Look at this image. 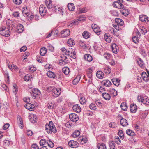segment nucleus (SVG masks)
Wrapping results in <instances>:
<instances>
[{"instance_id": "obj_1", "label": "nucleus", "mask_w": 149, "mask_h": 149, "mask_svg": "<svg viewBox=\"0 0 149 149\" xmlns=\"http://www.w3.org/2000/svg\"><path fill=\"white\" fill-rule=\"evenodd\" d=\"M61 51L63 52V54H65V55L70 57L73 59L76 58V56L75 52L72 48H69L67 49L65 48H62L61 49Z\"/></svg>"}, {"instance_id": "obj_2", "label": "nucleus", "mask_w": 149, "mask_h": 149, "mask_svg": "<svg viewBox=\"0 0 149 149\" xmlns=\"http://www.w3.org/2000/svg\"><path fill=\"white\" fill-rule=\"evenodd\" d=\"M45 128L48 134H51L52 132L55 133L56 132V129L52 122H49V124L46 125Z\"/></svg>"}, {"instance_id": "obj_3", "label": "nucleus", "mask_w": 149, "mask_h": 149, "mask_svg": "<svg viewBox=\"0 0 149 149\" xmlns=\"http://www.w3.org/2000/svg\"><path fill=\"white\" fill-rule=\"evenodd\" d=\"M9 32V29L5 26H3L0 28V34L3 36L9 37L10 35Z\"/></svg>"}, {"instance_id": "obj_4", "label": "nucleus", "mask_w": 149, "mask_h": 149, "mask_svg": "<svg viewBox=\"0 0 149 149\" xmlns=\"http://www.w3.org/2000/svg\"><path fill=\"white\" fill-rule=\"evenodd\" d=\"M137 100L139 102H141L146 105L149 104V99L146 97H143L140 95L137 97Z\"/></svg>"}, {"instance_id": "obj_5", "label": "nucleus", "mask_w": 149, "mask_h": 149, "mask_svg": "<svg viewBox=\"0 0 149 149\" xmlns=\"http://www.w3.org/2000/svg\"><path fill=\"white\" fill-rule=\"evenodd\" d=\"M41 92L38 89L35 88L32 90L30 93L31 96L34 99H35L36 97L41 94Z\"/></svg>"}, {"instance_id": "obj_6", "label": "nucleus", "mask_w": 149, "mask_h": 149, "mask_svg": "<svg viewBox=\"0 0 149 149\" xmlns=\"http://www.w3.org/2000/svg\"><path fill=\"white\" fill-rule=\"evenodd\" d=\"M61 91L59 88H55L52 90V95L54 97H57L60 94Z\"/></svg>"}, {"instance_id": "obj_7", "label": "nucleus", "mask_w": 149, "mask_h": 149, "mask_svg": "<svg viewBox=\"0 0 149 149\" xmlns=\"http://www.w3.org/2000/svg\"><path fill=\"white\" fill-rule=\"evenodd\" d=\"M39 13L41 16L45 15L47 12V8L43 5H41L39 7Z\"/></svg>"}, {"instance_id": "obj_8", "label": "nucleus", "mask_w": 149, "mask_h": 149, "mask_svg": "<svg viewBox=\"0 0 149 149\" xmlns=\"http://www.w3.org/2000/svg\"><path fill=\"white\" fill-rule=\"evenodd\" d=\"M70 34V31L69 29H65L61 31V36L63 38L69 36Z\"/></svg>"}, {"instance_id": "obj_9", "label": "nucleus", "mask_w": 149, "mask_h": 149, "mask_svg": "<svg viewBox=\"0 0 149 149\" xmlns=\"http://www.w3.org/2000/svg\"><path fill=\"white\" fill-rule=\"evenodd\" d=\"M69 118L70 120L73 122L77 121L79 119V117L77 115L72 113L69 115Z\"/></svg>"}, {"instance_id": "obj_10", "label": "nucleus", "mask_w": 149, "mask_h": 149, "mask_svg": "<svg viewBox=\"0 0 149 149\" xmlns=\"http://www.w3.org/2000/svg\"><path fill=\"white\" fill-rule=\"evenodd\" d=\"M113 6L119 9H123L124 7V5L121 3V2L118 1H115L113 3Z\"/></svg>"}, {"instance_id": "obj_11", "label": "nucleus", "mask_w": 149, "mask_h": 149, "mask_svg": "<svg viewBox=\"0 0 149 149\" xmlns=\"http://www.w3.org/2000/svg\"><path fill=\"white\" fill-rule=\"evenodd\" d=\"M68 145L70 147L75 148L78 147L79 145L78 143L76 141L74 140H70L68 143Z\"/></svg>"}, {"instance_id": "obj_12", "label": "nucleus", "mask_w": 149, "mask_h": 149, "mask_svg": "<svg viewBox=\"0 0 149 149\" xmlns=\"http://www.w3.org/2000/svg\"><path fill=\"white\" fill-rule=\"evenodd\" d=\"M139 18L140 20L142 22H147L149 21L148 17L145 15H140L139 16Z\"/></svg>"}, {"instance_id": "obj_13", "label": "nucleus", "mask_w": 149, "mask_h": 149, "mask_svg": "<svg viewBox=\"0 0 149 149\" xmlns=\"http://www.w3.org/2000/svg\"><path fill=\"white\" fill-rule=\"evenodd\" d=\"M73 110L77 113H79L81 111V108L79 105L78 104H75L72 107Z\"/></svg>"}, {"instance_id": "obj_14", "label": "nucleus", "mask_w": 149, "mask_h": 149, "mask_svg": "<svg viewBox=\"0 0 149 149\" xmlns=\"http://www.w3.org/2000/svg\"><path fill=\"white\" fill-rule=\"evenodd\" d=\"M137 107L135 104H131L130 107V109L132 113H135L137 111Z\"/></svg>"}, {"instance_id": "obj_15", "label": "nucleus", "mask_w": 149, "mask_h": 149, "mask_svg": "<svg viewBox=\"0 0 149 149\" xmlns=\"http://www.w3.org/2000/svg\"><path fill=\"white\" fill-rule=\"evenodd\" d=\"M25 107L27 109L31 111L34 110L35 108V106L33 105L30 103L26 104V105H25Z\"/></svg>"}, {"instance_id": "obj_16", "label": "nucleus", "mask_w": 149, "mask_h": 149, "mask_svg": "<svg viewBox=\"0 0 149 149\" xmlns=\"http://www.w3.org/2000/svg\"><path fill=\"white\" fill-rule=\"evenodd\" d=\"M111 47L112 50L114 53H116L118 52V47L116 44H113Z\"/></svg>"}, {"instance_id": "obj_17", "label": "nucleus", "mask_w": 149, "mask_h": 149, "mask_svg": "<svg viewBox=\"0 0 149 149\" xmlns=\"http://www.w3.org/2000/svg\"><path fill=\"white\" fill-rule=\"evenodd\" d=\"M121 125L123 127H126L128 125L127 121L124 118H122L120 120Z\"/></svg>"}, {"instance_id": "obj_18", "label": "nucleus", "mask_w": 149, "mask_h": 149, "mask_svg": "<svg viewBox=\"0 0 149 149\" xmlns=\"http://www.w3.org/2000/svg\"><path fill=\"white\" fill-rule=\"evenodd\" d=\"M17 119L18 120V123L19 126L21 128H23V124L21 117L20 116H17Z\"/></svg>"}, {"instance_id": "obj_19", "label": "nucleus", "mask_w": 149, "mask_h": 149, "mask_svg": "<svg viewBox=\"0 0 149 149\" xmlns=\"http://www.w3.org/2000/svg\"><path fill=\"white\" fill-rule=\"evenodd\" d=\"M143 80L145 81H147L149 80V76L145 72H143L141 74Z\"/></svg>"}, {"instance_id": "obj_20", "label": "nucleus", "mask_w": 149, "mask_h": 149, "mask_svg": "<svg viewBox=\"0 0 149 149\" xmlns=\"http://www.w3.org/2000/svg\"><path fill=\"white\" fill-rule=\"evenodd\" d=\"M84 59L85 60L90 62L93 60L92 56L89 54H85L84 56Z\"/></svg>"}, {"instance_id": "obj_21", "label": "nucleus", "mask_w": 149, "mask_h": 149, "mask_svg": "<svg viewBox=\"0 0 149 149\" xmlns=\"http://www.w3.org/2000/svg\"><path fill=\"white\" fill-rule=\"evenodd\" d=\"M67 43L68 45L70 47L73 46V45L75 44L74 41L72 38L69 39L67 41Z\"/></svg>"}, {"instance_id": "obj_22", "label": "nucleus", "mask_w": 149, "mask_h": 149, "mask_svg": "<svg viewBox=\"0 0 149 149\" xmlns=\"http://www.w3.org/2000/svg\"><path fill=\"white\" fill-rule=\"evenodd\" d=\"M111 80L113 83L116 86H118L120 85V81L118 79L113 78Z\"/></svg>"}, {"instance_id": "obj_23", "label": "nucleus", "mask_w": 149, "mask_h": 149, "mask_svg": "<svg viewBox=\"0 0 149 149\" xmlns=\"http://www.w3.org/2000/svg\"><path fill=\"white\" fill-rule=\"evenodd\" d=\"M17 32L18 33H21L23 31L24 28L22 25L19 24L17 26Z\"/></svg>"}, {"instance_id": "obj_24", "label": "nucleus", "mask_w": 149, "mask_h": 149, "mask_svg": "<svg viewBox=\"0 0 149 149\" xmlns=\"http://www.w3.org/2000/svg\"><path fill=\"white\" fill-rule=\"evenodd\" d=\"M79 97H80L79 102L81 104H85L86 101L84 97L81 94H80L79 95Z\"/></svg>"}, {"instance_id": "obj_25", "label": "nucleus", "mask_w": 149, "mask_h": 149, "mask_svg": "<svg viewBox=\"0 0 149 149\" xmlns=\"http://www.w3.org/2000/svg\"><path fill=\"white\" fill-rule=\"evenodd\" d=\"M137 37L135 36H134L132 38V40L133 42L135 43H137L139 42V39H138V36L139 37L140 36V32H138L137 33Z\"/></svg>"}, {"instance_id": "obj_26", "label": "nucleus", "mask_w": 149, "mask_h": 149, "mask_svg": "<svg viewBox=\"0 0 149 149\" xmlns=\"http://www.w3.org/2000/svg\"><path fill=\"white\" fill-rule=\"evenodd\" d=\"M102 83L105 86L107 87H109L111 85V82L108 80H106L103 81Z\"/></svg>"}, {"instance_id": "obj_27", "label": "nucleus", "mask_w": 149, "mask_h": 149, "mask_svg": "<svg viewBox=\"0 0 149 149\" xmlns=\"http://www.w3.org/2000/svg\"><path fill=\"white\" fill-rule=\"evenodd\" d=\"M96 75L98 78L100 79H102L103 78L104 74L102 71H99L97 72Z\"/></svg>"}, {"instance_id": "obj_28", "label": "nucleus", "mask_w": 149, "mask_h": 149, "mask_svg": "<svg viewBox=\"0 0 149 149\" xmlns=\"http://www.w3.org/2000/svg\"><path fill=\"white\" fill-rule=\"evenodd\" d=\"M102 95L103 98L106 100H109L110 99V96L108 93H102Z\"/></svg>"}, {"instance_id": "obj_29", "label": "nucleus", "mask_w": 149, "mask_h": 149, "mask_svg": "<svg viewBox=\"0 0 149 149\" xmlns=\"http://www.w3.org/2000/svg\"><path fill=\"white\" fill-rule=\"evenodd\" d=\"M115 22L118 25L122 26L124 24L123 21L121 19L116 18L115 19Z\"/></svg>"}, {"instance_id": "obj_30", "label": "nucleus", "mask_w": 149, "mask_h": 149, "mask_svg": "<svg viewBox=\"0 0 149 149\" xmlns=\"http://www.w3.org/2000/svg\"><path fill=\"white\" fill-rule=\"evenodd\" d=\"M45 2L48 8L49 9L52 8V1L50 0H45Z\"/></svg>"}, {"instance_id": "obj_31", "label": "nucleus", "mask_w": 149, "mask_h": 149, "mask_svg": "<svg viewBox=\"0 0 149 149\" xmlns=\"http://www.w3.org/2000/svg\"><path fill=\"white\" fill-rule=\"evenodd\" d=\"M104 37L106 42L110 43L111 42V37L108 34L106 33L104 35Z\"/></svg>"}, {"instance_id": "obj_32", "label": "nucleus", "mask_w": 149, "mask_h": 149, "mask_svg": "<svg viewBox=\"0 0 149 149\" xmlns=\"http://www.w3.org/2000/svg\"><path fill=\"white\" fill-rule=\"evenodd\" d=\"M121 13L125 16H127L129 13L128 10L127 9H124L120 11Z\"/></svg>"}, {"instance_id": "obj_33", "label": "nucleus", "mask_w": 149, "mask_h": 149, "mask_svg": "<svg viewBox=\"0 0 149 149\" xmlns=\"http://www.w3.org/2000/svg\"><path fill=\"white\" fill-rule=\"evenodd\" d=\"M81 76L80 75H77L76 78L73 81L72 83L74 85H76L79 81Z\"/></svg>"}, {"instance_id": "obj_34", "label": "nucleus", "mask_w": 149, "mask_h": 149, "mask_svg": "<svg viewBox=\"0 0 149 149\" xmlns=\"http://www.w3.org/2000/svg\"><path fill=\"white\" fill-rule=\"evenodd\" d=\"M126 133L129 136H133L135 135V133L132 130L129 129L127 130L126 132Z\"/></svg>"}, {"instance_id": "obj_35", "label": "nucleus", "mask_w": 149, "mask_h": 149, "mask_svg": "<svg viewBox=\"0 0 149 149\" xmlns=\"http://www.w3.org/2000/svg\"><path fill=\"white\" fill-rule=\"evenodd\" d=\"M68 9L71 11H73L75 8L74 6L73 3H69L68 5Z\"/></svg>"}, {"instance_id": "obj_36", "label": "nucleus", "mask_w": 149, "mask_h": 149, "mask_svg": "<svg viewBox=\"0 0 149 149\" xmlns=\"http://www.w3.org/2000/svg\"><path fill=\"white\" fill-rule=\"evenodd\" d=\"M47 75L49 77L52 78H54L55 77V74L52 71H48L47 72Z\"/></svg>"}, {"instance_id": "obj_37", "label": "nucleus", "mask_w": 149, "mask_h": 149, "mask_svg": "<svg viewBox=\"0 0 149 149\" xmlns=\"http://www.w3.org/2000/svg\"><path fill=\"white\" fill-rule=\"evenodd\" d=\"M62 71L66 75H68L70 72L69 68L67 67H65L63 68Z\"/></svg>"}, {"instance_id": "obj_38", "label": "nucleus", "mask_w": 149, "mask_h": 149, "mask_svg": "<svg viewBox=\"0 0 149 149\" xmlns=\"http://www.w3.org/2000/svg\"><path fill=\"white\" fill-rule=\"evenodd\" d=\"M109 144L110 149H113L115 148V144L114 141H110L109 142Z\"/></svg>"}, {"instance_id": "obj_39", "label": "nucleus", "mask_w": 149, "mask_h": 149, "mask_svg": "<svg viewBox=\"0 0 149 149\" xmlns=\"http://www.w3.org/2000/svg\"><path fill=\"white\" fill-rule=\"evenodd\" d=\"M90 34L86 31H84L82 33V36L85 39L89 38L90 36Z\"/></svg>"}, {"instance_id": "obj_40", "label": "nucleus", "mask_w": 149, "mask_h": 149, "mask_svg": "<svg viewBox=\"0 0 149 149\" xmlns=\"http://www.w3.org/2000/svg\"><path fill=\"white\" fill-rule=\"evenodd\" d=\"M47 52L46 49L45 47L41 48L40 51V54L42 56L45 55Z\"/></svg>"}, {"instance_id": "obj_41", "label": "nucleus", "mask_w": 149, "mask_h": 149, "mask_svg": "<svg viewBox=\"0 0 149 149\" xmlns=\"http://www.w3.org/2000/svg\"><path fill=\"white\" fill-rule=\"evenodd\" d=\"M109 91L110 92L111 94L113 95L114 96H116L117 95V91L113 88H110L109 90Z\"/></svg>"}, {"instance_id": "obj_42", "label": "nucleus", "mask_w": 149, "mask_h": 149, "mask_svg": "<svg viewBox=\"0 0 149 149\" xmlns=\"http://www.w3.org/2000/svg\"><path fill=\"white\" fill-rule=\"evenodd\" d=\"M140 32L143 35H144L147 33V30L143 26H140Z\"/></svg>"}, {"instance_id": "obj_43", "label": "nucleus", "mask_w": 149, "mask_h": 149, "mask_svg": "<svg viewBox=\"0 0 149 149\" xmlns=\"http://www.w3.org/2000/svg\"><path fill=\"white\" fill-rule=\"evenodd\" d=\"M80 134V132L79 131H76L72 135V137L74 138H76L79 136Z\"/></svg>"}, {"instance_id": "obj_44", "label": "nucleus", "mask_w": 149, "mask_h": 149, "mask_svg": "<svg viewBox=\"0 0 149 149\" xmlns=\"http://www.w3.org/2000/svg\"><path fill=\"white\" fill-rule=\"evenodd\" d=\"M138 64L141 67H143L144 65V63L143 61L140 58H139L138 60L137 61Z\"/></svg>"}, {"instance_id": "obj_45", "label": "nucleus", "mask_w": 149, "mask_h": 149, "mask_svg": "<svg viewBox=\"0 0 149 149\" xmlns=\"http://www.w3.org/2000/svg\"><path fill=\"white\" fill-rule=\"evenodd\" d=\"M97 147L98 149H106L105 145L103 143L98 144Z\"/></svg>"}, {"instance_id": "obj_46", "label": "nucleus", "mask_w": 149, "mask_h": 149, "mask_svg": "<svg viewBox=\"0 0 149 149\" xmlns=\"http://www.w3.org/2000/svg\"><path fill=\"white\" fill-rule=\"evenodd\" d=\"M120 107L124 111L127 110V106L126 104L124 102L121 104Z\"/></svg>"}, {"instance_id": "obj_47", "label": "nucleus", "mask_w": 149, "mask_h": 149, "mask_svg": "<svg viewBox=\"0 0 149 149\" xmlns=\"http://www.w3.org/2000/svg\"><path fill=\"white\" fill-rule=\"evenodd\" d=\"M104 71L106 73L109 74L111 72V70L109 68L106 67L104 68Z\"/></svg>"}, {"instance_id": "obj_48", "label": "nucleus", "mask_w": 149, "mask_h": 149, "mask_svg": "<svg viewBox=\"0 0 149 149\" xmlns=\"http://www.w3.org/2000/svg\"><path fill=\"white\" fill-rule=\"evenodd\" d=\"M89 107L90 109L92 110H95L97 109L96 106L95 104L91 103L89 105Z\"/></svg>"}, {"instance_id": "obj_49", "label": "nucleus", "mask_w": 149, "mask_h": 149, "mask_svg": "<svg viewBox=\"0 0 149 149\" xmlns=\"http://www.w3.org/2000/svg\"><path fill=\"white\" fill-rule=\"evenodd\" d=\"M95 32L97 35H99L101 31L100 30L99 27H97L96 29L93 30Z\"/></svg>"}, {"instance_id": "obj_50", "label": "nucleus", "mask_w": 149, "mask_h": 149, "mask_svg": "<svg viewBox=\"0 0 149 149\" xmlns=\"http://www.w3.org/2000/svg\"><path fill=\"white\" fill-rule=\"evenodd\" d=\"M47 143L48 146L51 148H52L54 146V143L50 140L48 141H47Z\"/></svg>"}, {"instance_id": "obj_51", "label": "nucleus", "mask_w": 149, "mask_h": 149, "mask_svg": "<svg viewBox=\"0 0 149 149\" xmlns=\"http://www.w3.org/2000/svg\"><path fill=\"white\" fill-rule=\"evenodd\" d=\"M47 48L48 50L52 52L53 51L54 49V47L51 45L48 44L47 46Z\"/></svg>"}, {"instance_id": "obj_52", "label": "nucleus", "mask_w": 149, "mask_h": 149, "mask_svg": "<svg viewBox=\"0 0 149 149\" xmlns=\"http://www.w3.org/2000/svg\"><path fill=\"white\" fill-rule=\"evenodd\" d=\"M68 62L60 60L59 62V64L61 65H64L67 64Z\"/></svg>"}, {"instance_id": "obj_53", "label": "nucleus", "mask_w": 149, "mask_h": 149, "mask_svg": "<svg viewBox=\"0 0 149 149\" xmlns=\"http://www.w3.org/2000/svg\"><path fill=\"white\" fill-rule=\"evenodd\" d=\"M115 142L118 144H120L121 143V141L118 137H117L115 138Z\"/></svg>"}, {"instance_id": "obj_54", "label": "nucleus", "mask_w": 149, "mask_h": 149, "mask_svg": "<svg viewBox=\"0 0 149 149\" xmlns=\"http://www.w3.org/2000/svg\"><path fill=\"white\" fill-rule=\"evenodd\" d=\"M118 134L119 136L122 139H123V131L122 130H119L118 132Z\"/></svg>"}, {"instance_id": "obj_55", "label": "nucleus", "mask_w": 149, "mask_h": 149, "mask_svg": "<svg viewBox=\"0 0 149 149\" xmlns=\"http://www.w3.org/2000/svg\"><path fill=\"white\" fill-rule=\"evenodd\" d=\"M46 141L44 139H41L40 141V144L41 146H43L45 145Z\"/></svg>"}, {"instance_id": "obj_56", "label": "nucleus", "mask_w": 149, "mask_h": 149, "mask_svg": "<svg viewBox=\"0 0 149 149\" xmlns=\"http://www.w3.org/2000/svg\"><path fill=\"white\" fill-rule=\"evenodd\" d=\"M31 149H39V148L37 144H33L31 146Z\"/></svg>"}, {"instance_id": "obj_57", "label": "nucleus", "mask_w": 149, "mask_h": 149, "mask_svg": "<svg viewBox=\"0 0 149 149\" xmlns=\"http://www.w3.org/2000/svg\"><path fill=\"white\" fill-rule=\"evenodd\" d=\"M61 58L60 60L65 61L66 62H68V58L65 56H61Z\"/></svg>"}, {"instance_id": "obj_58", "label": "nucleus", "mask_w": 149, "mask_h": 149, "mask_svg": "<svg viewBox=\"0 0 149 149\" xmlns=\"http://www.w3.org/2000/svg\"><path fill=\"white\" fill-rule=\"evenodd\" d=\"M110 54L109 53H107L104 54V58L107 59H109L110 58Z\"/></svg>"}, {"instance_id": "obj_59", "label": "nucleus", "mask_w": 149, "mask_h": 149, "mask_svg": "<svg viewBox=\"0 0 149 149\" xmlns=\"http://www.w3.org/2000/svg\"><path fill=\"white\" fill-rule=\"evenodd\" d=\"M31 117L32 120H32V122L33 123H35L36 121V116H34V115H31Z\"/></svg>"}, {"instance_id": "obj_60", "label": "nucleus", "mask_w": 149, "mask_h": 149, "mask_svg": "<svg viewBox=\"0 0 149 149\" xmlns=\"http://www.w3.org/2000/svg\"><path fill=\"white\" fill-rule=\"evenodd\" d=\"M14 3L16 5H19L22 3L21 0H13Z\"/></svg>"}, {"instance_id": "obj_61", "label": "nucleus", "mask_w": 149, "mask_h": 149, "mask_svg": "<svg viewBox=\"0 0 149 149\" xmlns=\"http://www.w3.org/2000/svg\"><path fill=\"white\" fill-rule=\"evenodd\" d=\"M13 87H14V88L13 89V92H17L18 91V89L17 88V85L15 84H13Z\"/></svg>"}, {"instance_id": "obj_62", "label": "nucleus", "mask_w": 149, "mask_h": 149, "mask_svg": "<svg viewBox=\"0 0 149 149\" xmlns=\"http://www.w3.org/2000/svg\"><path fill=\"white\" fill-rule=\"evenodd\" d=\"M109 125L110 127L114 128L115 127V123L114 122H112L109 123Z\"/></svg>"}, {"instance_id": "obj_63", "label": "nucleus", "mask_w": 149, "mask_h": 149, "mask_svg": "<svg viewBox=\"0 0 149 149\" xmlns=\"http://www.w3.org/2000/svg\"><path fill=\"white\" fill-rule=\"evenodd\" d=\"M85 17L84 16H81L79 17L78 19H77V20H78V21H81L85 20Z\"/></svg>"}, {"instance_id": "obj_64", "label": "nucleus", "mask_w": 149, "mask_h": 149, "mask_svg": "<svg viewBox=\"0 0 149 149\" xmlns=\"http://www.w3.org/2000/svg\"><path fill=\"white\" fill-rule=\"evenodd\" d=\"M27 49V47L24 46L22 47L20 49V51L21 52H24Z\"/></svg>"}]
</instances>
